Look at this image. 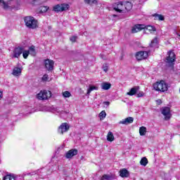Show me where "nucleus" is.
I'll return each mask as SVG.
<instances>
[{
  "mask_svg": "<svg viewBox=\"0 0 180 180\" xmlns=\"http://www.w3.org/2000/svg\"><path fill=\"white\" fill-rule=\"evenodd\" d=\"M153 88L155 91H158L159 92H167V91H168V84H167L165 81L161 80L155 82L153 84Z\"/></svg>",
  "mask_w": 180,
  "mask_h": 180,
  "instance_id": "f257e3e1",
  "label": "nucleus"
},
{
  "mask_svg": "<svg viewBox=\"0 0 180 180\" xmlns=\"http://www.w3.org/2000/svg\"><path fill=\"white\" fill-rule=\"evenodd\" d=\"M24 22L28 29H36L37 27V20L32 16L25 17Z\"/></svg>",
  "mask_w": 180,
  "mask_h": 180,
  "instance_id": "f03ea898",
  "label": "nucleus"
},
{
  "mask_svg": "<svg viewBox=\"0 0 180 180\" xmlns=\"http://www.w3.org/2000/svg\"><path fill=\"white\" fill-rule=\"evenodd\" d=\"M37 98L39 101H47L49 98H51V91L47 90L41 91L37 94Z\"/></svg>",
  "mask_w": 180,
  "mask_h": 180,
  "instance_id": "7ed1b4c3",
  "label": "nucleus"
},
{
  "mask_svg": "<svg viewBox=\"0 0 180 180\" xmlns=\"http://www.w3.org/2000/svg\"><path fill=\"white\" fill-rule=\"evenodd\" d=\"M175 53L169 51L167 52V56L166 57L165 63L169 64V65H173L174 63H175Z\"/></svg>",
  "mask_w": 180,
  "mask_h": 180,
  "instance_id": "20e7f679",
  "label": "nucleus"
},
{
  "mask_svg": "<svg viewBox=\"0 0 180 180\" xmlns=\"http://www.w3.org/2000/svg\"><path fill=\"white\" fill-rule=\"evenodd\" d=\"M69 130L70 124L67 122H63L59 126L58 133V134H64V133H67Z\"/></svg>",
  "mask_w": 180,
  "mask_h": 180,
  "instance_id": "39448f33",
  "label": "nucleus"
},
{
  "mask_svg": "<svg viewBox=\"0 0 180 180\" xmlns=\"http://www.w3.org/2000/svg\"><path fill=\"white\" fill-rule=\"evenodd\" d=\"M70 8V5L68 4H57L53 6L54 12H63L64 11H67Z\"/></svg>",
  "mask_w": 180,
  "mask_h": 180,
  "instance_id": "423d86ee",
  "label": "nucleus"
},
{
  "mask_svg": "<svg viewBox=\"0 0 180 180\" xmlns=\"http://www.w3.org/2000/svg\"><path fill=\"white\" fill-rule=\"evenodd\" d=\"M113 8L116 12H119L120 13L122 12H124V3L120 1L114 4Z\"/></svg>",
  "mask_w": 180,
  "mask_h": 180,
  "instance_id": "0eeeda50",
  "label": "nucleus"
},
{
  "mask_svg": "<svg viewBox=\"0 0 180 180\" xmlns=\"http://www.w3.org/2000/svg\"><path fill=\"white\" fill-rule=\"evenodd\" d=\"M162 115L165 116V120H169L171 119V109L168 107H165L161 110Z\"/></svg>",
  "mask_w": 180,
  "mask_h": 180,
  "instance_id": "6e6552de",
  "label": "nucleus"
},
{
  "mask_svg": "<svg viewBox=\"0 0 180 180\" xmlns=\"http://www.w3.org/2000/svg\"><path fill=\"white\" fill-rule=\"evenodd\" d=\"M148 57V52L147 51H139L136 53V58L138 61H141V60H146Z\"/></svg>",
  "mask_w": 180,
  "mask_h": 180,
  "instance_id": "1a4fd4ad",
  "label": "nucleus"
},
{
  "mask_svg": "<svg viewBox=\"0 0 180 180\" xmlns=\"http://www.w3.org/2000/svg\"><path fill=\"white\" fill-rule=\"evenodd\" d=\"M24 50H25V47L23 46H18L15 48L13 51V57L14 58H19V57H20V54L23 53Z\"/></svg>",
  "mask_w": 180,
  "mask_h": 180,
  "instance_id": "9d476101",
  "label": "nucleus"
},
{
  "mask_svg": "<svg viewBox=\"0 0 180 180\" xmlns=\"http://www.w3.org/2000/svg\"><path fill=\"white\" fill-rule=\"evenodd\" d=\"M51 110L53 113L60 115L61 117H67V115H68V111H61L60 108H57L56 107H52Z\"/></svg>",
  "mask_w": 180,
  "mask_h": 180,
  "instance_id": "9b49d317",
  "label": "nucleus"
},
{
  "mask_svg": "<svg viewBox=\"0 0 180 180\" xmlns=\"http://www.w3.org/2000/svg\"><path fill=\"white\" fill-rule=\"evenodd\" d=\"M78 154V150L77 149H70L69 151H68L65 153V158L68 160H71L72 157H75Z\"/></svg>",
  "mask_w": 180,
  "mask_h": 180,
  "instance_id": "f8f14e48",
  "label": "nucleus"
},
{
  "mask_svg": "<svg viewBox=\"0 0 180 180\" xmlns=\"http://www.w3.org/2000/svg\"><path fill=\"white\" fill-rule=\"evenodd\" d=\"M144 27H146V25H135L131 29V33H138V32H141Z\"/></svg>",
  "mask_w": 180,
  "mask_h": 180,
  "instance_id": "ddd939ff",
  "label": "nucleus"
},
{
  "mask_svg": "<svg viewBox=\"0 0 180 180\" xmlns=\"http://www.w3.org/2000/svg\"><path fill=\"white\" fill-rule=\"evenodd\" d=\"M116 178V174L110 173V174H103L100 180H115Z\"/></svg>",
  "mask_w": 180,
  "mask_h": 180,
  "instance_id": "4468645a",
  "label": "nucleus"
},
{
  "mask_svg": "<svg viewBox=\"0 0 180 180\" xmlns=\"http://www.w3.org/2000/svg\"><path fill=\"white\" fill-rule=\"evenodd\" d=\"M45 67L48 71H51L54 67V61L51 60H45Z\"/></svg>",
  "mask_w": 180,
  "mask_h": 180,
  "instance_id": "2eb2a0df",
  "label": "nucleus"
},
{
  "mask_svg": "<svg viewBox=\"0 0 180 180\" xmlns=\"http://www.w3.org/2000/svg\"><path fill=\"white\" fill-rule=\"evenodd\" d=\"M133 122H134V118H133L131 117H128L121 120L119 123H120V124H130L133 123Z\"/></svg>",
  "mask_w": 180,
  "mask_h": 180,
  "instance_id": "dca6fc26",
  "label": "nucleus"
},
{
  "mask_svg": "<svg viewBox=\"0 0 180 180\" xmlns=\"http://www.w3.org/2000/svg\"><path fill=\"white\" fill-rule=\"evenodd\" d=\"M98 89L99 87L98 86L90 84L89 85V88L87 89L86 95L89 96L91 95V92H92V91H98Z\"/></svg>",
  "mask_w": 180,
  "mask_h": 180,
  "instance_id": "f3484780",
  "label": "nucleus"
},
{
  "mask_svg": "<svg viewBox=\"0 0 180 180\" xmlns=\"http://www.w3.org/2000/svg\"><path fill=\"white\" fill-rule=\"evenodd\" d=\"M12 0H0V6H2L4 9H8L9 8V1Z\"/></svg>",
  "mask_w": 180,
  "mask_h": 180,
  "instance_id": "a211bd4d",
  "label": "nucleus"
},
{
  "mask_svg": "<svg viewBox=\"0 0 180 180\" xmlns=\"http://www.w3.org/2000/svg\"><path fill=\"white\" fill-rule=\"evenodd\" d=\"M145 33H153V32H155V27L152 25L145 26L143 28Z\"/></svg>",
  "mask_w": 180,
  "mask_h": 180,
  "instance_id": "6ab92c4d",
  "label": "nucleus"
},
{
  "mask_svg": "<svg viewBox=\"0 0 180 180\" xmlns=\"http://www.w3.org/2000/svg\"><path fill=\"white\" fill-rule=\"evenodd\" d=\"M22 74V68H14L13 70L12 75L14 77H20V75Z\"/></svg>",
  "mask_w": 180,
  "mask_h": 180,
  "instance_id": "aec40b11",
  "label": "nucleus"
},
{
  "mask_svg": "<svg viewBox=\"0 0 180 180\" xmlns=\"http://www.w3.org/2000/svg\"><path fill=\"white\" fill-rule=\"evenodd\" d=\"M140 89L139 86H134L131 89V90L127 93V95H129V96H133V95H136L137 94V91Z\"/></svg>",
  "mask_w": 180,
  "mask_h": 180,
  "instance_id": "412c9836",
  "label": "nucleus"
},
{
  "mask_svg": "<svg viewBox=\"0 0 180 180\" xmlns=\"http://www.w3.org/2000/svg\"><path fill=\"white\" fill-rule=\"evenodd\" d=\"M120 176L121 178H127L129 176V171L126 169H122L120 171Z\"/></svg>",
  "mask_w": 180,
  "mask_h": 180,
  "instance_id": "4be33fe9",
  "label": "nucleus"
},
{
  "mask_svg": "<svg viewBox=\"0 0 180 180\" xmlns=\"http://www.w3.org/2000/svg\"><path fill=\"white\" fill-rule=\"evenodd\" d=\"M47 11H49V7L45 6H41L37 10V13H46Z\"/></svg>",
  "mask_w": 180,
  "mask_h": 180,
  "instance_id": "5701e85b",
  "label": "nucleus"
},
{
  "mask_svg": "<svg viewBox=\"0 0 180 180\" xmlns=\"http://www.w3.org/2000/svg\"><path fill=\"white\" fill-rule=\"evenodd\" d=\"M110 86H112V84L109 82L101 83V89H103V91H108Z\"/></svg>",
  "mask_w": 180,
  "mask_h": 180,
  "instance_id": "b1692460",
  "label": "nucleus"
},
{
  "mask_svg": "<svg viewBox=\"0 0 180 180\" xmlns=\"http://www.w3.org/2000/svg\"><path fill=\"white\" fill-rule=\"evenodd\" d=\"M124 12H126V11H130L131 8H133V5L129 1L124 2Z\"/></svg>",
  "mask_w": 180,
  "mask_h": 180,
  "instance_id": "393cba45",
  "label": "nucleus"
},
{
  "mask_svg": "<svg viewBox=\"0 0 180 180\" xmlns=\"http://www.w3.org/2000/svg\"><path fill=\"white\" fill-rule=\"evenodd\" d=\"M107 140L108 141H115V136L113 135V132L109 131L107 135Z\"/></svg>",
  "mask_w": 180,
  "mask_h": 180,
  "instance_id": "a878e982",
  "label": "nucleus"
},
{
  "mask_svg": "<svg viewBox=\"0 0 180 180\" xmlns=\"http://www.w3.org/2000/svg\"><path fill=\"white\" fill-rule=\"evenodd\" d=\"M152 16L155 18V20H164L165 19L162 15H160L158 13H155Z\"/></svg>",
  "mask_w": 180,
  "mask_h": 180,
  "instance_id": "bb28decb",
  "label": "nucleus"
},
{
  "mask_svg": "<svg viewBox=\"0 0 180 180\" xmlns=\"http://www.w3.org/2000/svg\"><path fill=\"white\" fill-rule=\"evenodd\" d=\"M146 133H147V128L146 127H141L139 128L140 136H146Z\"/></svg>",
  "mask_w": 180,
  "mask_h": 180,
  "instance_id": "cd10ccee",
  "label": "nucleus"
},
{
  "mask_svg": "<svg viewBox=\"0 0 180 180\" xmlns=\"http://www.w3.org/2000/svg\"><path fill=\"white\" fill-rule=\"evenodd\" d=\"M44 2V0H32L31 2L32 5L37 6V5H41Z\"/></svg>",
  "mask_w": 180,
  "mask_h": 180,
  "instance_id": "c85d7f7f",
  "label": "nucleus"
},
{
  "mask_svg": "<svg viewBox=\"0 0 180 180\" xmlns=\"http://www.w3.org/2000/svg\"><path fill=\"white\" fill-rule=\"evenodd\" d=\"M28 51H30V54L32 56H36V49H34V46H32L29 48Z\"/></svg>",
  "mask_w": 180,
  "mask_h": 180,
  "instance_id": "c756f323",
  "label": "nucleus"
},
{
  "mask_svg": "<svg viewBox=\"0 0 180 180\" xmlns=\"http://www.w3.org/2000/svg\"><path fill=\"white\" fill-rule=\"evenodd\" d=\"M141 165H143V167H146L147 164H148V160L146 159V158H143L140 161Z\"/></svg>",
  "mask_w": 180,
  "mask_h": 180,
  "instance_id": "7c9ffc66",
  "label": "nucleus"
},
{
  "mask_svg": "<svg viewBox=\"0 0 180 180\" xmlns=\"http://www.w3.org/2000/svg\"><path fill=\"white\" fill-rule=\"evenodd\" d=\"M158 44V39L157 37L154 38L150 44V47H155Z\"/></svg>",
  "mask_w": 180,
  "mask_h": 180,
  "instance_id": "2f4dec72",
  "label": "nucleus"
},
{
  "mask_svg": "<svg viewBox=\"0 0 180 180\" xmlns=\"http://www.w3.org/2000/svg\"><path fill=\"white\" fill-rule=\"evenodd\" d=\"M88 5H96V0H84Z\"/></svg>",
  "mask_w": 180,
  "mask_h": 180,
  "instance_id": "473e14b6",
  "label": "nucleus"
},
{
  "mask_svg": "<svg viewBox=\"0 0 180 180\" xmlns=\"http://www.w3.org/2000/svg\"><path fill=\"white\" fill-rule=\"evenodd\" d=\"M4 180H16L13 175H6L4 176Z\"/></svg>",
  "mask_w": 180,
  "mask_h": 180,
  "instance_id": "72a5a7b5",
  "label": "nucleus"
},
{
  "mask_svg": "<svg viewBox=\"0 0 180 180\" xmlns=\"http://www.w3.org/2000/svg\"><path fill=\"white\" fill-rule=\"evenodd\" d=\"M29 54H30V52L29 51H22V57L23 58H27L29 57Z\"/></svg>",
  "mask_w": 180,
  "mask_h": 180,
  "instance_id": "f704fd0d",
  "label": "nucleus"
},
{
  "mask_svg": "<svg viewBox=\"0 0 180 180\" xmlns=\"http://www.w3.org/2000/svg\"><path fill=\"white\" fill-rule=\"evenodd\" d=\"M63 96L64 98H70V96H71V93H70L68 91H64L63 93Z\"/></svg>",
  "mask_w": 180,
  "mask_h": 180,
  "instance_id": "c9c22d12",
  "label": "nucleus"
},
{
  "mask_svg": "<svg viewBox=\"0 0 180 180\" xmlns=\"http://www.w3.org/2000/svg\"><path fill=\"white\" fill-rule=\"evenodd\" d=\"M101 119H105L106 117V112L104 110L101 111L99 114Z\"/></svg>",
  "mask_w": 180,
  "mask_h": 180,
  "instance_id": "e433bc0d",
  "label": "nucleus"
},
{
  "mask_svg": "<svg viewBox=\"0 0 180 180\" xmlns=\"http://www.w3.org/2000/svg\"><path fill=\"white\" fill-rule=\"evenodd\" d=\"M49 75H44L42 78H41V80L44 82H46L47 81H49Z\"/></svg>",
  "mask_w": 180,
  "mask_h": 180,
  "instance_id": "4c0bfd02",
  "label": "nucleus"
},
{
  "mask_svg": "<svg viewBox=\"0 0 180 180\" xmlns=\"http://www.w3.org/2000/svg\"><path fill=\"white\" fill-rule=\"evenodd\" d=\"M103 71H105V72H108V64H104V65H103Z\"/></svg>",
  "mask_w": 180,
  "mask_h": 180,
  "instance_id": "58836bf2",
  "label": "nucleus"
},
{
  "mask_svg": "<svg viewBox=\"0 0 180 180\" xmlns=\"http://www.w3.org/2000/svg\"><path fill=\"white\" fill-rule=\"evenodd\" d=\"M143 96H144V93H143V91L139 92V93L137 94V97H138V98H141V97H143Z\"/></svg>",
  "mask_w": 180,
  "mask_h": 180,
  "instance_id": "ea45409f",
  "label": "nucleus"
},
{
  "mask_svg": "<svg viewBox=\"0 0 180 180\" xmlns=\"http://www.w3.org/2000/svg\"><path fill=\"white\" fill-rule=\"evenodd\" d=\"M46 172V169H41V170H38L37 174H40V172H41L43 174V176L46 175V174H44V172Z\"/></svg>",
  "mask_w": 180,
  "mask_h": 180,
  "instance_id": "a19ab883",
  "label": "nucleus"
},
{
  "mask_svg": "<svg viewBox=\"0 0 180 180\" xmlns=\"http://www.w3.org/2000/svg\"><path fill=\"white\" fill-rule=\"evenodd\" d=\"M70 41L74 42V41H75L77 40V37L73 36V37L70 38Z\"/></svg>",
  "mask_w": 180,
  "mask_h": 180,
  "instance_id": "79ce46f5",
  "label": "nucleus"
},
{
  "mask_svg": "<svg viewBox=\"0 0 180 180\" xmlns=\"http://www.w3.org/2000/svg\"><path fill=\"white\" fill-rule=\"evenodd\" d=\"M2 98H4V91L0 90V101H1V99H2Z\"/></svg>",
  "mask_w": 180,
  "mask_h": 180,
  "instance_id": "37998d69",
  "label": "nucleus"
},
{
  "mask_svg": "<svg viewBox=\"0 0 180 180\" xmlns=\"http://www.w3.org/2000/svg\"><path fill=\"white\" fill-rule=\"evenodd\" d=\"M104 105H105L106 106H109V105H110V103L109 101H105L104 102Z\"/></svg>",
  "mask_w": 180,
  "mask_h": 180,
  "instance_id": "c03bdc74",
  "label": "nucleus"
},
{
  "mask_svg": "<svg viewBox=\"0 0 180 180\" xmlns=\"http://www.w3.org/2000/svg\"><path fill=\"white\" fill-rule=\"evenodd\" d=\"M80 160L81 161H85V157L84 156H81L80 157Z\"/></svg>",
  "mask_w": 180,
  "mask_h": 180,
  "instance_id": "a18cd8bd",
  "label": "nucleus"
},
{
  "mask_svg": "<svg viewBox=\"0 0 180 180\" xmlns=\"http://www.w3.org/2000/svg\"><path fill=\"white\" fill-rule=\"evenodd\" d=\"M159 102H161V100H159Z\"/></svg>",
  "mask_w": 180,
  "mask_h": 180,
  "instance_id": "49530a36",
  "label": "nucleus"
}]
</instances>
